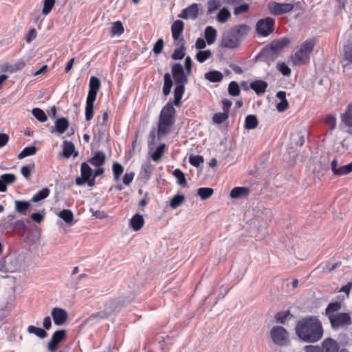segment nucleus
Segmentation results:
<instances>
[{
	"mask_svg": "<svg viewBox=\"0 0 352 352\" xmlns=\"http://www.w3.org/2000/svg\"><path fill=\"white\" fill-rule=\"evenodd\" d=\"M297 336L306 342H316L323 335L322 323L317 316H307L298 320L295 327Z\"/></svg>",
	"mask_w": 352,
	"mask_h": 352,
	"instance_id": "obj_1",
	"label": "nucleus"
},
{
	"mask_svg": "<svg viewBox=\"0 0 352 352\" xmlns=\"http://www.w3.org/2000/svg\"><path fill=\"white\" fill-rule=\"evenodd\" d=\"M174 103L168 102L162 109L159 118L157 126V138L160 140L162 137L168 135L172 126L175 124V109L173 107Z\"/></svg>",
	"mask_w": 352,
	"mask_h": 352,
	"instance_id": "obj_2",
	"label": "nucleus"
},
{
	"mask_svg": "<svg viewBox=\"0 0 352 352\" xmlns=\"http://www.w3.org/2000/svg\"><path fill=\"white\" fill-rule=\"evenodd\" d=\"M171 72L176 85L174 89L173 103L176 107H179L185 90V85L188 81V75L185 74L183 67L180 63L174 64L172 67Z\"/></svg>",
	"mask_w": 352,
	"mask_h": 352,
	"instance_id": "obj_3",
	"label": "nucleus"
},
{
	"mask_svg": "<svg viewBox=\"0 0 352 352\" xmlns=\"http://www.w3.org/2000/svg\"><path fill=\"white\" fill-rule=\"evenodd\" d=\"M314 45L313 40H306L303 42L299 50L291 56L292 64L295 66H300L309 63Z\"/></svg>",
	"mask_w": 352,
	"mask_h": 352,
	"instance_id": "obj_4",
	"label": "nucleus"
},
{
	"mask_svg": "<svg viewBox=\"0 0 352 352\" xmlns=\"http://www.w3.org/2000/svg\"><path fill=\"white\" fill-rule=\"evenodd\" d=\"M289 39L286 37L275 40L270 43L269 47L263 48L258 54L256 58L258 59L264 57L274 58L276 54L289 45Z\"/></svg>",
	"mask_w": 352,
	"mask_h": 352,
	"instance_id": "obj_5",
	"label": "nucleus"
},
{
	"mask_svg": "<svg viewBox=\"0 0 352 352\" xmlns=\"http://www.w3.org/2000/svg\"><path fill=\"white\" fill-rule=\"evenodd\" d=\"M131 298H132L125 301H123L122 302L120 299L117 300H110L105 304V308L104 309V310L98 311L96 314H93L91 316V318L99 320L107 318L113 313L118 311L121 307L129 302Z\"/></svg>",
	"mask_w": 352,
	"mask_h": 352,
	"instance_id": "obj_6",
	"label": "nucleus"
},
{
	"mask_svg": "<svg viewBox=\"0 0 352 352\" xmlns=\"http://www.w3.org/2000/svg\"><path fill=\"white\" fill-rule=\"evenodd\" d=\"M271 338L276 345L285 346L289 343L288 331L281 326H274L270 330Z\"/></svg>",
	"mask_w": 352,
	"mask_h": 352,
	"instance_id": "obj_7",
	"label": "nucleus"
},
{
	"mask_svg": "<svg viewBox=\"0 0 352 352\" xmlns=\"http://www.w3.org/2000/svg\"><path fill=\"white\" fill-rule=\"evenodd\" d=\"M81 177L76 179V184L78 186H82L87 183L89 186L95 185V179L93 178V170L87 162H82L80 167Z\"/></svg>",
	"mask_w": 352,
	"mask_h": 352,
	"instance_id": "obj_8",
	"label": "nucleus"
},
{
	"mask_svg": "<svg viewBox=\"0 0 352 352\" xmlns=\"http://www.w3.org/2000/svg\"><path fill=\"white\" fill-rule=\"evenodd\" d=\"M275 20L271 17H265L257 21L256 30L262 36H267L274 30Z\"/></svg>",
	"mask_w": 352,
	"mask_h": 352,
	"instance_id": "obj_9",
	"label": "nucleus"
},
{
	"mask_svg": "<svg viewBox=\"0 0 352 352\" xmlns=\"http://www.w3.org/2000/svg\"><path fill=\"white\" fill-rule=\"evenodd\" d=\"M333 329H338L351 324L352 320L349 313L338 312L328 318Z\"/></svg>",
	"mask_w": 352,
	"mask_h": 352,
	"instance_id": "obj_10",
	"label": "nucleus"
},
{
	"mask_svg": "<svg viewBox=\"0 0 352 352\" xmlns=\"http://www.w3.org/2000/svg\"><path fill=\"white\" fill-rule=\"evenodd\" d=\"M267 8L271 14L280 15L291 12L294 9V5L287 3L270 2Z\"/></svg>",
	"mask_w": 352,
	"mask_h": 352,
	"instance_id": "obj_11",
	"label": "nucleus"
},
{
	"mask_svg": "<svg viewBox=\"0 0 352 352\" xmlns=\"http://www.w3.org/2000/svg\"><path fill=\"white\" fill-rule=\"evenodd\" d=\"M239 39L238 36L232 32V30L223 35L221 41V47L233 49L236 48L239 45Z\"/></svg>",
	"mask_w": 352,
	"mask_h": 352,
	"instance_id": "obj_12",
	"label": "nucleus"
},
{
	"mask_svg": "<svg viewBox=\"0 0 352 352\" xmlns=\"http://www.w3.org/2000/svg\"><path fill=\"white\" fill-rule=\"evenodd\" d=\"M65 338L66 331L65 330L56 331L48 342V350L52 352L55 351L58 349V344L63 341Z\"/></svg>",
	"mask_w": 352,
	"mask_h": 352,
	"instance_id": "obj_13",
	"label": "nucleus"
},
{
	"mask_svg": "<svg viewBox=\"0 0 352 352\" xmlns=\"http://www.w3.org/2000/svg\"><path fill=\"white\" fill-rule=\"evenodd\" d=\"M52 317L54 322L56 325L63 324L67 320L68 314L67 312L61 308H54L52 310Z\"/></svg>",
	"mask_w": 352,
	"mask_h": 352,
	"instance_id": "obj_14",
	"label": "nucleus"
},
{
	"mask_svg": "<svg viewBox=\"0 0 352 352\" xmlns=\"http://www.w3.org/2000/svg\"><path fill=\"white\" fill-rule=\"evenodd\" d=\"M199 8L197 3H192L188 8L184 9L182 13L179 15V17L188 19H195L198 16Z\"/></svg>",
	"mask_w": 352,
	"mask_h": 352,
	"instance_id": "obj_15",
	"label": "nucleus"
},
{
	"mask_svg": "<svg viewBox=\"0 0 352 352\" xmlns=\"http://www.w3.org/2000/svg\"><path fill=\"white\" fill-rule=\"evenodd\" d=\"M322 352H338V342L332 338H326L322 343Z\"/></svg>",
	"mask_w": 352,
	"mask_h": 352,
	"instance_id": "obj_16",
	"label": "nucleus"
},
{
	"mask_svg": "<svg viewBox=\"0 0 352 352\" xmlns=\"http://www.w3.org/2000/svg\"><path fill=\"white\" fill-rule=\"evenodd\" d=\"M106 161V155L103 151H96L92 157L89 160V162L95 167L102 166Z\"/></svg>",
	"mask_w": 352,
	"mask_h": 352,
	"instance_id": "obj_17",
	"label": "nucleus"
},
{
	"mask_svg": "<svg viewBox=\"0 0 352 352\" xmlns=\"http://www.w3.org/2000/svg\"><path fill=\"white\" fill-rule=\"evenodd\" d=\"M184 28V24L181 20H176L171 26L172 36L175 41H179Z\"/></svg>",
	"mask_w": 352,
	"mask_h": 352,
	"instance_id": "obj_18",
	"label": "nucleus"
},
{
	"mask_svg": "<svg viewBox=\"0 0 352 352\" xmlns=\"http://www.w3.org/2000/svg\"><path fill=\"white\" fill-rule=\"evenodd\" d=\"M154 168L155 166L153 164H151L150 162H144L141 166L140 177L142 179L148 181L151 178V176Z\"/></svg>",
	"mask_w": 352,
	"mask_h": 352,
	"instance_id": "obj_19",
	"label": "nucleus"
},
{
	"mask_svg": "<svg viewBox=\"0 0 352 352\" xmlns=\"http://www.w3.org/2000/svg\"><path fill=\"white\" fill-rule=\"evenodd\" d=\"M177 45L179 46V47L174 50L172 54V58L173 60H181L185 56V41L184 38L179 39Z\"/></svg>",
	"mask_w": 352,
	"mask_h": 352,
	"instance_id": "obj_20",
	"label": "nucleus"
},
{
	"mask_svg": "<svg viewBox=\"0 0 352 352\" xmlns=\"http://www.w3.org/2000/svg\"><path fill=\"white\" fill-rule=\"evenodd\" d=\"M341 122L346 126L352 127V104H349L346 111L340 116Z\"/></svg>",
	"mask_w": 352,
	"mask_h": 352,
	"instance_id": "obj_21",
	"label": "nucleus"
},
{
	"mask_svg": "<svg viewBox=\"0 0 352 352\" xmlns=\"http://www.w3.org/2000/svg\"><path fill=\"white\" fill-rule=\"evenodd\" d=\"M69 127V122L67 118H61L56 120L54 129L59 134H63Z\"/></svg>",
	"mask_w": 352,
	"mask_h": 352,
	"instance_id": "obj_22",
	"label": "nucleus"
},
{
	"mask_svg": "<svg viewBox=\"0 0 352 352\" xmlns=\"http://www.w3.org/2000/svg\"><path fill=\"white\" fill-rule=\"evenodd\" d=\"M144 220L142 215L135 214L131 219L130 226L135 231L140 230L144 226Z\"/></svg>",
	"mask_w": 352,
	"mask_h": 352,
	"instance_id": "obj_23",
	"label": "nucleus"
},
{
	"mask_svg": "<svg viewBox=\"0 0 352 352\" xmlns=\"http://www.w3.org/2000/svg\"><path fill=\"white\" fill-rule=\"evenodd\" d=\"M250 87L258 95L263 94L266 91L267 83L263 80H256L250 84Z\"/></svg>",
	"mask_w": 352,
	"mask_h": 352,
	"instance_id": "obj_24",
	"label": "nucleus"
},
{
	"mask_svg": "<svg viewBox=\"0 0 352 352\" xmlns=\"http://www.w3.org/2000/svg\"><path fill=\"white\" fill-rule=\"evenodd\" d=\"M204 36L208 45L213 44L217 38V30L212 26H208L205 29Z\"/></svg>",
	"mask_w": 352,
	"mask_h": 352,
	"instance_id": "obj_25",
	"label": "nucleus"
},
{
	"mask_svg": "<svg viewBox=\"0 0 352 352\" xmlns=\"http://www.w3.org/2000/svg\"><path fill=\"white\" fill-rule=\"evenodd\" d=\"M204 76L206 80L212 82H219L223 78L222 73L217 70L206 72Z\"/></svg>",
	"mask_w": 352,
	"mask_h": 352,
	"instance_id": "obj_26",
	"label": "nucleus"
},
{
	"mask_svg": "<svg viewBox=\"0 0 352 352\" xmlns=\"http://www.w3.org/2000/svg\"><path fill=\"white\" fill-rule=\"evenodd\" d=\"M232 32L234 33L240 40L241 38L248 35L250 28L248 25L243 24L239 25H235L231 28Z\"/></svg>",
	"mask_w": 352,
	"mask_h": 352,
	"instance_id": "obj_27",
	"label": "nucleus"
},
{
	"mask_svg": "<svg viewBox=\"0 0 352 352\" xmlns=\"http://www.w3.org/2000/svg\"><path fill=\"white\" fill-rule=\"evenodd\" d=\"M249 191V188L246 187H234L232 189L230 195L232 199H239L246 196Z\"/></svg>",
	"mask_w": 352,
	"mask_h": 352,
	"instance_id": "obj_28",
	"label": "nucleus"
},
{
	"mask_svg": "<svg viewBox=\"0 0 352 352\" xmlns=\"http://www.w3.org/2000/svg\"><path fill=\"white\" fill-rule=\"evenodd\" d=\"M166 145L165 144H160L156 150L151 155V159L155 162H158L162 159L164 155L165 151L166 150Z\"/></svg>",
	"mask_w": 352,
	"mask_h": 352,
	"instance_id": "obj_29",
	"label": "nucleus"
},
{
	"mask_svg": "<svg viewBox=\"0 0 352 352\" xmlns=\"http://www.w3.org/2000/svg\"><path fill=\"white\" fill-rule=\"evenodd\" d=\"M173 86V80L171 76L169 73H166L164 76V86L163 94L164 96H168Z\"/></svg>",
	"mask_w": 352,
	"mask_h": 352,
	"instance_id": "obj_30",
	"label": "nucleus"
},
{
	"mask_svg": "<svg viewBox=\"0 0 352 352\" xmlns=\"http://www.w3.org/2000/svg\"><path fill=\"white\" fill-rule=\"evenodd\" d=\"M14 204L15 210L21 214H25L26 210L31 206L29 201L19 200H16Z\"/></svg>",
	"mask_w": 352,
	"mask_h": 352,
	"instance_id": "obj_31",
	"label": "nucleus"
},
{
	"mask_svg": "<svg viewBox=\"0 0 352 352\" xmlns=\"http://www.w3.org/2000/svg\"><path fill=\"white\" fill-rule=\"evenodd\" d=\"M342 305L340 302H330L325 309L326 316L329 318V316L336 314V311L341 309Z\"/></svg>",
	"mask_w": 352,
	"mask_h": 352,
	"instance_id": "obj_32",
	"label": "nucleus"
},
{
	"mask_svg": "<svg viewBox=\"0 0 352 352\" xmlns=\"http://www.w3.org/2000/svg\"><path fill=\"white\" fill-rule=\"evenodd\" d=\"M75 146L74 144L69 141L63 142V156L65 158H69L74 152Z\"/></svg>",
	"mask_w": 352,
	"mask_h": 352,
	"instance_id": "obj_33",
	"label": "nucleus"
},
{
	"mask_svg": "<svg viewBox=\"0 0 352 352\" xmlns=\"http://www.w3.org/2000/svg\"><path fill=\"white\" fill-rule=\"evenodd\" d=\"M258 123L256 116L248 115L245 118V128L247 129H254L258 126Z\"/></svg>",
	"mask_w": 352,
	"mask_h": 352,
	"instance_id": "obj_34",
	"label": "nucleus"
},
{
	"mask_svg": "<svg viewBox=\"0 0 352 352\" xmlns=\"http://www.w3.org/2000/svg\"><path fill=\"white\" fill-rule=\"evenodd\" d=\"M58 216L68 224L72 223L74 220V214L70 210L65 209L62 211H60L58 213Z\"/></svg>",
	"mask_w": 352,
	"mask_h": 352,
	"instance_id": "obj_35",
	"label": "nucleus"
},
{
	"mask_svg": "<svg viewBox=\"0 0 352 352\" xmlns=\"http://www.w3.org/2000/svg\"><path fill=\"white\" fill-rule=\"evenodd\" d=\"M28 332L29 333H33L41 339L45 338L47 336L45 329L36 327L33 325H30L28 327Z\"/></svg>",
	"mask_w": 352,
	"mask_h": 352,
	"instance_id": "obj_36",
	"label": "nucleus"
},
{
	"mask_svg": "<svg viewBox=\"0 0 352 352\" xmlns=\"http://www.w3.org/2000/svg\"><path fill=\"white\" fill-rule=\"evenodd\" d=\"M230 12L226 8L221 9L217 14V20L220 23H224L230 17Z\"/></svg>",
	"mask_w": 352,
	"mask_h": 352,
	"instance_id": "obj_37",
	"label": "nucleus"
},
{
	"mask_svg": "<svg viewBox=\"0 0 352 352\" xmlns=\"http://www.w3.org/2000/svg\"><path fill=\"white\" fill-rule=\"evenodd\" d=\"M124 26L121 21H117L112 25L111 34V36H120L124 32Z\"/></svg>",
	"mask_w": 352,
	"mask_h": 352,
	"instance_id": "obj_38",
	"label": "nucleus"
},
{
	"mask_svg": "<svg viewBox=\"0 0 352 352\" xmlns=\"http://www.w3.org/2000/svg\"><path fill=\"white\" fill-rule=\"evenodd\" d=\"M185 201V196L183 195H176L170 201V208L175 209L182 205Z\"/></svg>",
	"mask_w": 352,
	"mask_h": 352,
	"instance_id": "obj_39",
	"label": "nucleus"
},
{
	"mask_svg": "<svg viewBox=\"0 0 352 352\" xmlns=\"http://www.w3.org/2000/svg\"><path fill=\"white\" fill-rule=\"evenodd\" d=\"M114 179L118 182L120 179L121 175L124 171L122 166L118 162H114L112 166Z\"/></svg>",
	"mask_w": 352,
	"mask_h": 352,
	"instance_id": "obj_40",
	"label": "nucleus"
},
{
	"mask_svg": "<svg viewBox=\"0 0 352 352\" xmlns=\"http://www.w3.org/2000/svg\"><path fill=\"white\" fill-rule=\"evenodd\" d=\"M37 148L35 146H31L24 148L18 155L19 159H23L25 157L33 155L36 153Z\"/></svg>",
	"mask_w": 352,
	"mask_h": 352,
	"instance_id": "obj_41",
	"label": "nucleus"
},
{
	"mask_svg": "<svg viewBox=\"0 0 352 352\" xmlns=\"http://www.w3.org/2000/svg\"><path fill=\"white\" fill-rule=\"evenodd\" d=\"M212 56V52L210 50L199 51L196 54V59L198 62L202 63Z\"/></svg>",
	"mask_w": 352,
	"mask_h": 352,
	"instance_id": "obj_42",
	"label": "nucleus"
},
{
	"mask_svg": "<svg viewBox=\"0 0 352 352\" xmlns=\"http://www.w3.org/2000/svg\"><path fill=\"white\" fill-rule=\"evenodd\" d=\"M173 176L177 179L178 184L185 186L187 183L184 173L179 168L174 170Z\"/></svg>",
	"mask_w": 352,
	"mask_h": 352,
	"instance_id": "obj_43",
	"label": "nucleus"
},
{
	"mask_svg": "<svg viewBox=\"0 0 352 352\" xmlns=\"http://www.w3.org/2000/svg\"><path fill=\"white\" fill-rule=\"evenodd\" d=\"M213 194V189L211 188H199L197 190V195L201 199L206 200L210 197Z\"/></svg>",
	"mask_w": 352,
	"mask_h": 352,
	"instance_id": "obj_44",
	"label": "nucleus"
},
{
	"mask_svg": "<svg viewBox=\"0 0 352 352\" xmlns=\"http://www.w3.org/2000/svg\"><path fill=\"white\" fill-rule=\"evenodd\" d=\"M32 113L34 117L41 122H43L47 119L45 113L39 108H34L32 110Z\"/></svg>",
	"mask_w": 352,
	"mask_h": 352,
	"instance_id": "obj_45",
	"label": "nucleus"
},
{
	"mask_svg": "<svg viewBox=\"0 0 352 352\" xmlns=\"http://www.w3.org/2000/svg\"><path fill=\"white\" fill-rule=\"evenodd\" d=\"M16 180V177L14 174L6 173L0 176V182L3 183L6 187L7 185L14 183Z\"/></svg>",
	"mask_w": 352,
	"mask_h": 352,
	"instance_id": "obj_46",
	"label": "nucleus"
},
{
	"mask_svg": "<svg viewBox=\"0 0 352 352\" xmlns=\"http://www.w3.org/2000/svg\"><path fill=\"white\" fill-rule=\"evenodd\" d=\"M50 194V190L47 188L42 189L41 190L38 191L36 194H35L32 198V201L33 202H37L41 200H43L45 199L47 197H48Z\"/></svg>",
	"mask_w": 352,
	"mask_h": 352,
	"instance_id": "obj_47",
	"label": "nucleus"
},
{
	"mask_svg": "<svg viewBox=\"0 0 352 352\" xmlns=\"http://www.w3.org/2000/svg\"><path fill=\"white\" fill-rule=\"evenodd\" d=\"M306 131H300L296 133V134L293 135V140L294 141L296 145L302 146L305 143V135L306 133Z\"/></svg>",
	"mask_w": 352,
	"mask_h": 352,
	"instance_id": "obj_48",
	"label": "nucleus"
},
{
	"mask_svg": "<svg viewBox=\"0 0 352 352\" xmlns=\"http://www.w3.org/2000/svg\"><path fill=\"white\" fill-rule=\"evenodd\" d=\"M100 87V81L96 76H91L89 80V89L94 91H98Z\"/></svg>",
	"mask_w": 352,
	"mask_h": 352,
	"instance_id": "obj_49",
	"label": "nucleus"
},
{
	"mask_svg": "<svg viewBox=\"0 0 352 352\" xmlns=\"http://www.w3.org/2000/svg\"><path fill=\"white\" fill-rule=\"evenodd\" d=\"M351 172H352V163H350L347 165L342 166H340V168H338L335 175L342 176V175H347V174L350 173Z\"/></svg>",
	"mask_w": 352,
	"mask_h": 352,
	"instance_id": "obj_50",
	"label": "nucleus"
},
{
	"mask_svg": "<svg viewBox=\"0 0 352 352\" xmlns=\"http://www.w3.org/2000/svg\"><path fill=\"white\" fill-rule=\"evenodd\" d=\"M228 114L225 112L217 113L212 117V121L216 124H221L228 118Z\"/></svg>",
	"mask_w": 352,
	"mask_h": 352,
	"instance_id": "obj_51",
	"label": "nucleus"
},
{
	"mask_svg": "<svg viewBox=\"0 0 352 352\" xmlns=\"http://www.w3.org/2000/svg\"><path fill=\"white\" fill-rule=\"evenodd\" d=\"M228 92L233 96H236L240 94L239 85L235 81H232L228 85Z\"/></svg>",
	"mask_w": 352,
	"mask_h": 352,
	"instance_id": "obj_52",
	"label": "nucleus"
},
{
	"mask_svg": "<svg viewBox=\"0 0 352 352\" xmlns=\"http://www.w3.org/2000/svg\"><path fill=\"white\" fill-rule=\"evenodd\" d=\"M55 0H44L43 8L42 10L43 14H48L51 12Z\"/></svg>",
	"mask_w": 352,
	"mask_h": 352,
	"instance_id": "obj_53",
	"label": "nucleus"
},
{
	"mask_svg": "<svg viewBox=\"0 0 352 352\" xmlns=\"http://www.w3.org/2000/svg\"><path fill=\"white\" fill-rule=\"evenodd\" d=\"M276 68L283 76H288L291 74L290 68L285 63L278 62Z\"/></svg>",
	"mask_w": 352,
	"mask_h": 352,
	"instance_id": "obj_54",
	"label": "nucleus"
},
{
	"mask_svg": "<svg viewBox=\"0 0 352 352\" xmlns=\"http://www.w3.org/2000/svg\"><path fill=\"white\" fill-rule=\"evenodd\" d=\"M204 161V157L201 155H190L189 157L190 164L195 167H199Z\"/></svg>",
	"mask_w": 352,
	"mask_h": 352,
	"instance_id": "obj_55",
	"label": "nucleus"
},
{
	"mask_svg": "<svg viewBox=\"0 0 352 352\" xmlns=\"http://www.w3.org/2000/svg\"><path fill=\"white\" fill-rule=\"evenodd\" d=\"M34 170V164H32L29 166H23L21 169V173L25 179H29L31 175V171Z\"/></svg>",
	"mask_w": 352,
	"mask_h": 352,
	"instance_id": "obj_56",
	"label": "nucleus"
},
{
	"mask_svg": "<svg viewBox=\"0 0 352 352\" xmlns=\"http://www.w3.org/2000/svg\"><path fill=\"white\" fill-rule=\"evenodd\" d=\"M164 45V40L159 38L154 44L153 51L155 54H159L162 52Z\"/></svg>",
	"mask_w": 352,
	"mask_h": 352,
	"instance_id": "obj_57",
	"label": "nucleus"
},
{
	"mask_svg": "<svg viewBox=\"0 0 352 352\" xmlns=\"http://www.w3.org/2000/svg\"><path fill=\"white\" fill-rule=\"evenodd\" d=\"M219 6H220V3L218 0H209L208 2V12L209 14L212 13Z\"/></svg>",
	"mask_w": 352,
	"mask_h": 352,
	"instance_id": "obj_58",
	"label": "nucleus"
},
{
	"mask_svg": "<svg viewBox=\"0 0 352 352\" xmlns=\"http://www.w3.org/2000/svg\"><path fill=\"white\" fill-rule=\"evenodd\" d=\"M94 104L86 103L85 107V118L86 120L89 121L94 116Z\"/></svg>",
	"mask_w": 352,
	"mask_h": 352,
	"instance_id": "obj_59",
	"label": "nucleus"
},
{
	"mask_svg": "<svg viewBox=\"0 0 352 352\" xmlns=\"http://www.w3.org/2000/svg\"><path fill=\"white\" fill-rule=\"evenodd\" d=\"M289 314V311L277 313L275 316L276 322L280 324H284Z\"/></svg>",
	"mask_w": 352,
	"mask_h": 352,
	"instance_id": "obj_60",
	"label": "nucleus"
},
{
	"mask_svg": "<svg viewBox=\"0 0 352 352\" xmlns=\"http://www.w3.org/2000/svg\"><path fill=\"white\" fill-rule=\"evenodd\" d=\"M325 123L330 126L331 131H333L336 129V118L335 116L329 115L327 116L325 119Z\"/></svg>",
	"mask_w": 352,
	"mask_h": 352,
	"instance_id": "obj_61",
	"label": "nucleus"
},
{
	"mask_svg": "<svg viewBox=\"0 0 352 352\" xmlns=\"http://www.w3.org/2000/svg\"><path fill=\"white\" fill-rule=\"evenodd\" d=\"M249 10V5L247 3H244L240 5L239 6L235 7L234 10V14L235 15H239L243 13L246 12Z\"/></svg>",
	"mask_w": 352,
	"mask_h": 352,
	"instance_id": "obj_62",
	"label": "nucleus"
},
{
	"mask_svg": "<svg viewBox=\"0 0 352 352\" xmlns=\"http://www.w3.org/2000/svg\"><path fill=\"white\" fill-rule=\"evenodd\" d=\"M340 262H337L335 263H332L331 262H327L325 265L322 267L324 271H327L328 272H332L335 270L340 265Z\"/></svg>",
	"mask_w": 352,
	"mask_h": 352,
	"instance_id": "obj_63",
	"label": "nucleus"
},
{
	"mask_svg": "<svg viewBox=\"0 0 352 352\" xmlns=\"http://www.w3.org/2000/svg\"><path fill=\"white\" fill-rule=\"evenodd\" d=\"M344 56L349 63L352 64V46L344 49Z\"/></svg>",
	"mask_w": 352,
	"mask_h": 352,
	"instance_id": "obj_64",
	"label": "nucleus"
}]
</instances>
